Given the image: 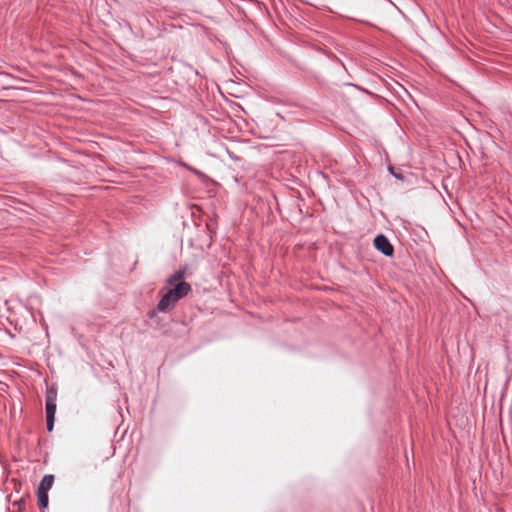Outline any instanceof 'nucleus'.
Returning a JSON list of instances; mask_svg holds the SVG:
<instances>
[{
    "mask_svg": "<svg viewBox=\"0 0 512 512\" xmlns=\"http://www.w3.org/2000/svg\"><path fill=\"white\" fill-rule=\"evenodd\" d=\"M178 300L167 291L158 303L157 309L160 312L169 311Z\"/></svg>",
    "mask_w": 512,
    "mask_h": 512,
    "instance_id": "20e7f679",
    "label": "nucleus"
},
{
    "mask_svg": "<svg viewBox=\"0 0 512 512\" xmlns=\"http://www.w3.org/2000/svg\"><path fill=\"white\" fill-rule=\"evenodd\" d=\"M374 246L377 250L382 252L385 256H392L394 253V248L392 244L389 242L387 237L384 235H378L374 239Z\"/></svg>",
    "mask_w": 512,
    "mask_h": 512,
    "instance_id": "f03ea898",
    "label": "nucleus"
},
{
    "mask_svg": "<svg viewBox=\"0 0 512 512\" xmlns=\"http://www.w3.org/2000/svg\"><path fill=\"white\" fill-rule=\"evenodd\" d=\"M56 397L57 393L55 390H48L46 395V419L47 429L49 431H52L54 427V417L56 413Z\"/></svg>",
    "mask_w": 512,
    "mask_h": 512,
    "instance_id": "f257e3e1",
    "label": "nucleus"
},
{
    "mask_svg": "<svg viewBox=\"0 0 512 512\" xmlns=\"http://www.w3.org/2000/svg\"><path fill=\"white\" fill-rule=\"evenodd\" d=\"M37 498H38V505L40 508L44 509L48 506V492L37 490Z\"/></svg>",
    "mask_w": 512,
    "mask_h": 512,
    "instance_id": "0eeeda50",
    "label": "nucleus"
},
{
    "mask_svg": "<svg viewBox=\"0 0 512 512\" xmlns=\"http://www.w3.org/2000/svg\"><path fill=\"white\" fill-rule=\"evenodd\" d=\"M54 483V476L53 475H45L38 487L39 490L42 491H49Z\"/></svg>",
    "mask_w": 512,
    "mask_h": 512,
    "instance_id": "39448f33",
    "label": "nucleus"
},
{
    "mask_svg": "<svg viewBox=\"0 0 512 512\" xmlns=\"http://www.w3.org/2000/svg\"><path fill=\"white\" fill-rule=\"evenodd\" d=\"M168 291L177 300H180L191 291V286L189 283L181 281L179 283H176L175 286L173 288H170Z\"/></svg>",
    "mask_w": 512,
    "mask_h": 512,
    "instance_id": "7ed1b4c3",
    "label": "nucleus"
},
{
    "mask_svg": "<svg viewBox=\"0 0 512 512\" xmlns=\"http://www.w3.org/2000/svg\"><path fill=\"white\" fill-rule=\"evenodd\" d=\"M184 275H185V270L180 269V270L176 271L174 274H172L171 276H169V278L167 279V283L170 286L176 284V282L179 283V282L183 281Z\"/></svg>",
    "mask_w": 512,
    "mask_h": 512,
    "instance_id": "423d86ee",
    "label": "nucleus"
},
{
    "mask_svg": "<svg viewBox=\"0 0 512 512\" xmlns=\"http://www.w3.org/2000/svg\"><path fill=\"white\" fill-rule=\"evenodd\" d=\"M390 171L391 173L396 177V178H399V179H402V177L399 175V173H394L393 169L390 168Z\"/></svg>",
    "mask_w": 512,
    "mask_h": 512,
    "instance_id": "6e6552de",
    "label": "nucleus"
}]
</instances>
